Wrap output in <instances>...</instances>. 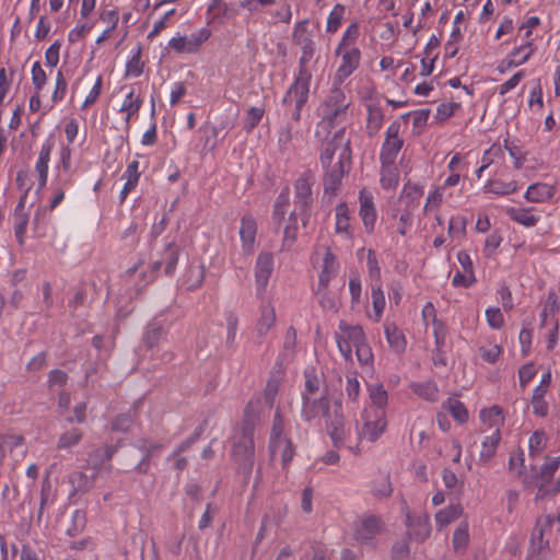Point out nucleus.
Wrapping results in <instances>:
<instances>
[{"label":"nucleus","instance_id":"obj_46","mask_svg":"<svg viewBox=\"0 0 560 560\" xmlns=\"http://www.w3.org/2000/svg\"><path fill=\"white\" fill-rule=\"evenodd\" d=\"M370 405L365 408H381L385 410L388 402V394L382 384H371L368 386Z\"/></svg>","mask_w":560,"mask_h":560},{"label":"nucleus","instance_id":"obj_18","mask_svg":"<svg viewBox=\"0 0 560 560\" xmlns=\"http://www.w3.org/2000/svg\"><path fill=\"white\" fill-rule=\"evenodd\" d=\"M277 315L275 304L271 299H265L260 302L258 316L254 325V334L257 338H265L276 326Z\"/></svg>","mask_w":560,"mask_h":560},{"label":"nucleus","instance_id":"obj_27","mask_svg":"<svg viewBox=\"0 0 560 560\" xmlns=\"http://www.w3.org/2000/svg\"><path fill=\"white\" fill-rule=\"evenodd\" d=\"M15 450L14 459L15 462H20L26 455L25 439L22 435H0V466L3 463L7 452L10 451L13 453Z\"/></svg>","mask_w":560,"mask_h":560},{"label":"nucleus","instance_id":"obj_4","mask_svg":"<svg viewBox=\"0 0 560 560\" xmlns=\"http://www.w3.org/2000/svg\"><path fill=\"white\" fill-rule=\"evenodd\" d=\"M289 432L290 424L284 421L280 411L277 410L269 438V450L272 458L280 457L283 469L289 466L295 453V446L289 436Z\"/></svg>","mask_w":560,"mask_h":560},{"label":"nucleus","instance_id":"obj_9","mask_svg":"<svg viewBox=\"0 0 560 560\" xmlns=\"http://www.w3.org/2000/svg\"><path fill=\"white\" fill-rule=\"evenodd\" d=\"M177 262L178 253L174 247L170 246L165 250L164 258L162 260L153 261L147 269L143 268L142 264L136 265L128 270L127 275L132 280L139 276L142 282L141 285L144 287L156 278L163 265L165 266V275H172L176 269Z\"/></svg>","mask_w":560,"mask_h":560},{"label":"nucleus","instance_id":"obj_57","mask_svg":"<svg viewBox=\"0 0 560 560\" xmlns=\"http://www.w3.org/2000/svg\"><path fill=\"white\" fill-rule=\"evenodd\" d=\"M526 77V71L521 69L516 71L510 79L495 88V92L500 96H504L514 90Z\"/></svg>","mask_w":560,"mask_h":560},{"label":"nucleus","instance_id":"obj_50","mask_svg":"<svg viewBox=\"0 0 560 560\" xmlns=\"http://www.w3.org/2000/svg\"><path fill=\"white\" fill-rule=\"evenodd\" d=\"M371 298L374 311V322H380L386 304L384 292L380 285H372Z\"/></svg>","mask_w":560,"mask_h":560},{"label":"nucleus","instance_id":"obj_60","mask_svg":"<svg viewBox=\"0 0 560 560\" xmlns=\"http://www.w3.org/2000/svg\"><path fill=\"white\" fill-rule=\"evenodd\" d=\"M502 149H505L509 152V155L513 160L514 167L520 170L525 162V153L522 149L513 142H510L509 139H504Z\"/></svg>","mask_w":560,"mask_h":560},{"label":"nucleus","instance_id":"obj_10","mask_svg":"<svg viewBox=\"0 0 560 560\" xmlns=\"http://www.w3.org/2000/svg\"><path fill=\"white\" fill-rule=\"evenodd\" d=\"M311 81L312 73H296L293 83L283 96L282 103L284 105H293L294 107L291 114V118L294 121L301 119L302 108L308 100Z\"/></svg>","mask_w":560,"mask_h":560},{"label":"nucleus","instance_id":"obj_33","mask_svg":"<svg viewBox=\"0 0 560 560\" xmlns=\"http://www.w3.org/2000/svg\"><path fill=\"white\" fill-rule=\"evenodd\" d=\"M482 189L486 194L506 196L516 192L520 189V185L515 179L491 178L486 182Z\"/></svg>","mask_w":560,"mask_h":560},{"label":"nucleus","instance_id":"obj_7","mask_svg":"<svg viewBox=\"0 0 560 560\" xmlns=\"http://www.w3.org/2000/svg\"><path fill=\"white\" fill-rule=\"evenodd\" d=\"M362 425H357L355 440L359 444L366 440L376 442L387 428L386 411L381 408H364L361 415Z\"/></svg>","mask_w":560,"mask_h":560},{"label":"nucleus","instance_id":"obj_52","mask_svg":"<svg viewBox=\"0 0 560 560\" xmlns=\"http://www.w3.org/2000/svg\"><path fill=\"white\" fill-rule=\"evenodd\" d=\"M31 81L33 91L43 92L47 83V74L39 61H35L32 65Z\"/></svg>","mask_w":560,"mask_h":560},{"label":"nucleus","instance_id":"obj_19","mask_svg":"<svg viewBox=\"0 0 560 560\" xmlns=\"http://www.w3.org/2000/svg\"><path fill=\"white\" fill-rule=\"evenodd\" d=\"M350 163H343L342 159L340 161H336L332 166H328L324 170V194L329 195L330 197L336 196L337 191L340 188L342 178L345 174L349 171Z\"/></svg>","mask_w":560,"mask_h":560},{"label":"nucleus","instance_id":"obj_11","mask_svg":"<svg viewBox=\"0 0 560 560\" xmlns=\"http://www.w3.org/2000/svg\"><path fill=\"white\" fill-rule=\"evenodd\" d=\"M335 339L343 359L351 361L352 350L365 340V334L361 326L349 325L341 320L338 325V331L335 334Z\"/></svg>","mask_w":560,"mask_h":560},{"label":"nucleus","instance_id":"obj_5","mask_svg":"<svg viewBox=\"0 0 560 560\" xmlns=\"http://www.w3.org/2000/svg\"><path fill=\"white\" fill-rule=\"evenodd\" d=\"M320 143L319 145V161L323 168L332 166V159L337 150H340L338 160L342 159L343 163L351 162V148L350 139L346 137V129L339 128L336 131H331V135L325 138L315 137Z\"/></svg>","mask_w":560,"mask_h":560},{"label":"nucleus","instance_id":"obj_21","mask_svg":"<svg viewBox=\"0 0 560 560\" xmlns=\"http://www.w3.org/2000/svg\"><path fill=\"white\" fill-rule=\"evenodd\" d=\"M328 410L329 400L325 395L302 397L301 417L303 418V420L310 422L326 415Z\"/></svg>","mask_w":560,"mask_h":560},{"label":"nucleus","instance_id":"obj_45","mask_svg":"<svg viewBox=\"0 0 560 560\" xmlns=\"http://www.w3.org/2000/svg\"><path fill=\"white\" fill-rule=\"evenodd\" d=\"M442 409L447 411L458 423H465L468 420V410L465 405L456 399L448 398L442 404Z\"/></svg>","mask_w":560,"mask_h":560},{"label":"nucleus","instance_id":"obj_22","mask_svg":"<svg viewBox=\"0 0 560 560\" xmlns=\"http://www.w3.org/2000/svg\"><path fill=\"white\" fill-rule=\"evenodd\" d=\"M143 105V97L131 89L124 97L119 113L124 115V122L126 131L131 128V122L137 120L139 112Z\"/></svg>","mask_w":560,"mask_h":560},{"label":"nucleus","instance_id":"obj_2","mask_svg":"<svg viewBox=\"0 0 560 560\" xmlns=\"http://www.w3.org/2000/svg\"><path fill=\"white\" fill-rule=\"evenodd\" d=\"M255 422L245 417L241 424L234 429L231 438V456L238 472L249 477L255 462L254 443Z\"/></svg>","mask_w":560,"mask_h":560},{"label":"nucleus","instance_id":"obj_51","mask_svg":"<svg viewBox=\"0 0 560 560\" xmlns=\"http://www.w3.org/2000/svg\"><path fill=\"white\" fill-rule=\"evenodd\" d=\"M466 224L467 220L464 215L456 214L451 217L447 229L450 237H452L453 240L463 238L466 234Z\"/></svg>","mask_w":560,"mask_h":560},{"label":"nucleus","instance_id":"obj_49","mask_svg":"<svg viewBox=\"0 0 560 560\" xmlns=\"http://www.w3.org/2000/svg\"><path fill=\"white\" fill-rule=\"evenodd\" d=\"M296 348V330L293 327H289L285 331L283 349L279 354L282 360H292L295 354Z\"/></svg>","mask_w":560,"mask_h":560},{"label":"nucleus","instance_id":"obj_3","mask_svg":"<svg viewBox=\"0 0 560 560\" xmlns=\"http://www.w3.org/2000/svg\"><path fill=\"white\" fill-rule=\"evenodd\" d=\"M349 105L345 92L334 85L319 107L320 120L316 124L315 137L330 136L336 125L346 119Z\"/></svg>","mask_w":560,"mask_h":560},{"label":"nucleus","instance_id":"obj_30","mask_svg":"<svg viewBox=\"0 0 560 560\" xmlns=\"http://www.w3.org/2000/svg\"><path fill=\"white\" fill-rule=\"evenodd\" d=\"M144 61L142 60V47L137 45L131 48L125 65L124 77L126 79H137L142 75L144 71Z\"/></svg>","mask_w":560,"mask_h":560},{"label":"nucleus","instance_id":"obj_25","mask_svg":"<svg viewBox=\"0 0 560 560\" xmlns=\"http://www.w3.org/2000/svg\"><path fill=\"white\" fill-rule=\"evenodd\" d=\"M556 192V185L546 182H536L527 187L523 197L529 203H544L552 200Z\"/></svg>","mask_w":560,"mask_h":560},{"label":"nucleus","instance_id":"obj_42","mask_svg":"<svg viewBox=\"0 0 560 560\" xmlns=\"http://www.w3.org/2000/svg\"><path fill=\"white\" fill-rule=\"evenodd\" d=\"M366 132L370 137L375 136L384 122V114L381 107L370 104L366 106Z\"/></svg>","mask_w":560,"mask_h":560},{"label":"nucleus","instance_id":"obj_1","mask_svg":"<svg viewBox=\"0 0 560 560\" xmlns=\"http://www.w3.org/2000/svg\"><path fill=\"white\" fill-rule=\"evenodd\" d=\"M360 34V23L353 20L338 40L334 50L335 57L339 60L332 78L334 85L342 84L360 68L362 51L357 45Z\"/></svg>","mask_w":560,"mask_h":560},{"label":"nucleus","instance_id":"obj_35","mask_svg":"<svg viewBox=\"0 0 560 560\" xmlns=\"http://www.w3.org/2000/svg\"><path fill=\"white\" fill-rule=\"evenodd\" d=\"M463 512L464 510L460 504H450L439 510L434 515L436 529L443 530L450 524L457 521L463 515Z\"/></svg>","mask_w":560,"mask_h":560},{"label":"nucleus","instance_id":"obj_24","mask_svg":"<svg viewBox=\"0 0 560 560\" xmlns=\"http://www.w3.org/2000/svg\"><path fill=\"white\" fill-rule=\"evenodd\" d=\"M360 211L359 215L368 232H372L377 219V211L374 205V197L371 191L361 189L359 192Z\"/></svg>","mask_w":560,"mask_h":560},{"label":"nucleus","instance_id":"obj_34","mask_svg":"<svg viewBox=\"0 0 560 560\" xmlns=\"http://www.w3.org/2000/svg\"><path fill=\"white\" fill-rule=\"evenodd\" d=\"M384 334H385V337H386L389 348L395 353L400 354V353L405 352V350L407 348V339H406L404 332L401 331V329H399L396 324L385 323L384 324Z\"/></svg>","mask_w":560,"mask_h":560},{"label":"nucleus","instance_id":"obj_23","mask_svg":"<svg viewBox=\"0 0 560 560\" xmlns=\"http://www.w3.org/2000/svg\"><path fill=\"white\" fill-rule=\"evenodd\" d=\"M275 259L271 253L262 252L258 255L255 265V282L258 291H265L273 271Z\"/></svg>","mask_w":560,"mask_h":560},{"label":"nucleus","instance_id":"obj_59","mask_svg":"<svg viewBox=\"0 0 560 560\" xmlns=\"http://www.w3.org/2000/svg\"><path fill=\"white\" fill-rule=\"evenodd\" d=\"M548 542L544 540V530L541 527H536L532 534V542L529 548L530 555L545 556V549Z\"/></svg>","mask_w":560,"mask_h":560},{"label":"nucleus","instance_id":"obj_14","mask_svg":"<svg viewBox=\"0 0 560 560\" xmlns=\"http://www.w3.org/2000/svg\"><path fill=\"white\" fill-rule=\"evenodd\" d=\"M210 38V30L201 28L190 35L174 36L168 40V48L180 55L196 54Z\"/></svg>","mask_w":560,"mask_h":560},{"label":"nucleus","instance_id":"obj_53","mask_svg":"<svg viewBox=\"0 0 560 560\" xmlns=\"http://www.w3.org/2000/svg\"><path fill=\"white\" fill-rule=\"evenodd\" d=\"M103 84H104L103 75L98 74L95 79L93 86L90 89L89 93L86 94V96L81 105L82 110H86L88 108H90L92 105H94L98 101V98L103 92Z\"/></svg>","mask_w":560,"mask_h":560},{"label":"nucleus","instance_id":"obj_64","mask_svg":"<svg viewBox=\"0 0 560 560\" xmlns=\"http://www.w3.org/2000/svg\"><path fill=\"white\" fill-rule=\"evenodd\" d=\"M560 467V455H547L545 463L540 468V475L545 479H549Z\"/></svg>","mask_w":560,"mask_h":560},{"label":"nucleus","instance_id":"obj_56","mask_svg":"<svg viewBox=\"0 0 560 560\" xmlns=\"http://www.w3.org/2000/svg\"><path fill=\"white\" fill-rule=\"evenodd\" d=\"M468 523L462 522L453 534V547L455 550H463L467 547L469 541Z\"/></svg>","mask_w":560,"mask_h":560},{"label":"nucleus","instance_id":"obj_58","mask_svg":"<svg viewBox=\"0 0 560 560\" xmlns=\"http://www.w3.org/2000/svg\"><path fill=\"white\" fill-rule=\"evenodd\" d=\"M71 155L72 150L69 145H62L59 151V162L56 166L57 173L62 175H71Z\"/></svg>","mask_w":560,"mask_h":560},{"label":"nucleus","instance_id":"obj_63","mask_svg":"<svg viewBox=\"0 0 560 560\" xmlns=\"http://www.w3.org/2000/svg\"><path fill=\"white\" fill-rule=\"evenodd\" d=\"M61 42L55 40L45 51V65L52 69L56 68L60 60Z\"/></svg>","mask_w":560,"mask_h":560},{"label":"nucleus","instance_id":"obj_36","mask_svg":"<svg viewBox=\"0 0 560 560\" xmlns=\"http://www.w3.org/2000/svg\"><path fill=\"white\" fill-rule=\"evenodd\" d=\"M479 419L487 429L500 431V428L504 424L503 409L498 405L483 408L479 412Z\"/></svg>","mask_w":560,"mask_h":560},{"label":"nucleus","instance_id":"obj_8","mask_svg":"<svg viewBox=\"0 0 560 560\" xmlns=\"http://www.w3.org/2000/svg\"><path fill=\"white\" fill-rule=\"evenodd\" d=\"M73 177L71 175L55 174L50 186L48 203L44 208L37 209L34 217V231L37 236H42L44 232L39 229V221L42 217H45L47 211H54L58 208L66 199V192L73 186Z\"/></svg>","mask_w":560,"mask_h":560},{"label":"nucleus","instance_id":"obj_55","mask_svg":"<svg viewBox=\"0 0 560 560\" xmlns=\"http://www.w3.org/2000/svg\"><path fill=\"white\" fill-rule=\"evenodd\" d=\"M434 12L435 10L431 0H424L420 9L418 23L412 30L413 35H416L420 30L428 27V21L433 18Z\"/></svg>","mask_w":560,"mask_h":560},{"label":"nucleus","instance_id":"obj_48","mask_svg":"<svg viewBox=\"0 0 560 560\" xmlns=\"http://www.w3.org/2000/svg\"><path fill=\"white\" fill-rule=\"evenodd\" d=\"M83 438V432L79 428H71L65 431L58 439L57 448L68 450L78 445Z\"/></svg>","mask_w":560,"mask_h":560},{"label":"nucleus","instance_id":"obj_6","mask_svg":"<svg viewBox=\"0 0 560 560\" xmlns=\"http://www.w3.org/2000/svg\"><path fill=\"white\" fill-rule=\"evenodd\" d=\"M311 261L313 267L318 270L317 293L325 291L330 281L338 275L340 264L337 256L329 246H316Z\"/></svg>","mask_w":560,"mask_h":560},{"label":"nucleus","instance_id":"obj_38","mask_svg":"<svg viewBox=\"0 0 560 560\" xmlns=\"http://www.w3.org/2000/svg\"><path fill=\"white\" fill-rule=\"evenodd\" d=\"M501 441V432L493 430L490 435L483 438L481 442V450L479 453V460L481 463H489L497 453V448Z\"/></svg>","mask_w":560,"mask_h":560},{"label":"nucleus","instance_id":"obj_43","mask_svg":"<svg viewBox=\"0 0 560 560\" xmlns=\"http://www.w3.org/2000/svg\"><path fill=\"white\" fill-rule=\"evenodd\" d=\"M68 92V81L61 70H58L55 75L54 89L50 95V105L48 109L54 108L56 105L60 104Z\"/></svg>","mask_w":560,"mask_h":560},{"label":"nucleus","instance_id":"obj_32","mask_svg":"<svg viewBox=\"0 0 560 560\" xmlns=\"http://www.w3.org/2000/svg\"><path fill=\"white\" fill-rule=\"evenodd\" d=\"M16 73L18 68L15 66H0V105H7L10 102Z\"/></svg>","mask_w":560,"mask_h":560},{"label":"nucleus","instance_id":"obj_26","mask_svg":"<svg viewBox=\"0 0 560 560\" xmlns=\"http://www.w3.org/2000/svg\"><path fill=\"white\" fill-rule=\"evenodd\" d=\"M54 149V141L46 140L40 145V150L38 152V158L35 163V172L38 180V189H43L46 187L48 182V172H49V162L50 155Z\"/></svg>","mask_w":560,"mask_h":560},{"label":"nucleus","instance_id":"obj_37","mask_svg":"<svg viewBox=\"0 0 560 560\" xmlns=\"http://www.w3.org/2000/svg\"><path fill=\"white\" fill-rule=\"evenodd\" d=\"M257 233V224L252 215H244L241 220L240 236L243 247L246 250H252Z\"/></svg>","mask_w":560,"mask_h":560},{"label":"nucleus","instance_id":"obj_47","mask_svg":"<svg viewBox=\"0 0 560 560\" xmlns=\"http://www.w3.org/2000/svg\"><path fill=\"white\" fill-rule=\"evenodd\" d=\"M163 328L159 324H149L143 335V345L145 348L153 350L159 347L163 340Z\"/></svg>","mask_w":560,"mask_h":560},{"label":"nucleus","instance_id":"obj_41","mask_svg":"<svg viewBox=\"0 0 560 560\" xmlns=\"http://www.w3.org/2000/svg\"><path fill=\"white\" fill-rule=\"evenodd\" d=\"M347 8L342 3H336L326 19L325 32L327 34H336L345 20Z\"/></svg>","mask_w":560,"mask_h":560},{"label":"nucleus","instance_id":"obj_15","mask_svg":"<svg viewBox=\"0 0 560 560\" xmlns=\"http://www.w3.org/2000/svg\"><path fill=\"white\" fill-rule=\"evenodd\" d=\"M408 537L417 542H423L431 535V521L428 513L411 514L408 506L402 509Z\"/></svg>","mask_w":560,"mask_h":560},{"label":"nucleus","instance_id":"obj_31","mask_svg":"<svg viewBox=\"0 0 560 560\" xmlns=\"http://www.w3.org/2000/svg\"><path fill=\"white\" fill-rule=\"evenodd\" d=\"M380 184L384 190L394 191L400 179V174L396 162H380Z\"/></svg>","mask_w":560,"mask_h":560},{"label":"nucleus","instance_id":"obj_17","mask_svg":"<svg viewBox=\"0 0 560 560\" xmlns=\"http://www.w3.org/2000/svg\"><path fill=\"white\" fill-rule=\"evenodd\" d=\"M314 185L315 175L311 171H305L301 173L293 184L294 202L303 211L310 209L314 201Z\"/></svg>","mask_w":560,"mask_h":560},{"label":"nucleus","instance_id":"obj_39","mask_svg":"<svg viewBox=\"0 0 560 560\" xmlns=\"http://www.w3.org/2000/svg\"><path fill=\"white\" fill-rule=\"evenodd\" d=\"M560 308V302L556 294V292L550 291L547 295L546 302L544 304V307L540 312V326H547L549 323L553 325V320H557L555 318L556 313Z\"/></svg>","mask_w":560,"mask_h":560},{"label":"nucleus","instance_id":"obj_54","mask_svg":"<svg viewBox=\"0 0 560 560\" xmlns=\"http://www.w3.org/2000/svg\"><path fill=\"white\" fill-rule=\"evenodd\" d=\"M547 436L544 431H534L528 440V452L529 456H538L546 448Z\"/></svg>","mask_w":560,"mask_h":560},{"label":"nucleus","instance_id":"obj_62","mask_svg":"<svg viewBox=\"0 0 560 560\" xmlns=\"http://www.w3.org/2000/svg\"><path fill=\"white\" fill-rule=\"evenodd\" d=\"M135 422V413L126 412L116 416L112 421V430L117 432L128 431Z\"/></svg>","mask_w":560,"mask_h":560},{"label":"nucleus","instance_id":"obj_16","mask_svg":"<svg viewBox=\"0 0 560 560\" xmlns=\"http://www.w3.org/2000/svg\"><path fill=\"white\" fill-rule=\"evenodd\" d=\"M384 529L383 521L374 515H364L353 522V538L362 544L371 542Z\"/></svg>","mask_w":560,"mask_h":560},{"label":"nucleus","instance_id":"obj_12","mask_svg":"<svg viewBox=\"0 0 560 560\" xmlns=\"http://www.w3.org/2000/svg\"><path fill=\"white\" fill-rule=\"evenodd\" d=\"M404 143L401 119H394L386 128L384 141L380 149V162H396Z\"/></svg>","mask_w":560,"mask_h":560},{"label":"nucleus","instance_id":"obj_28","mask_svg":"<svg viewBox=\"0 0 560 560\" xmlns=\"http://www.w3.org/2000/svg\"><path fill=\"white\" fill-rule=\"evenodd\" d=\"M30 214L25 209V197L21 198L13 212V231L20 246L25 244Z\"/></svg>","mask_w":560,"mask_h":560},{"label":"nucleus","instance_id":"obj_29","mask_svg":"<svg viewBox=\"0 0 560 560\" xmlns=\"http://www.w3.org/2000/svg\"><path fill=\"white\" fill-rule=\"evenodd\" d=\"M335 233L346 240H352L353 231L350 224V211L345 202L335 209Z\"/></svg>","mask_w":560,"mask_h":560},{"label":"nucleus","instance_id":"obj_44","mask_svg":"<svg viewBox=\"0 0 560 560\" xmlns=\"http://www.w3.org/2000/svg\"><path fill=\"white\" fill-rule=\"evenodd\" d=\"M410 389L418 397L428 401H436L439 397L438 385L432 381L413 382L410 384Z\"/></svg>","mask_w":560,"mask_h":560},{"label":"nucleus","instance_id":"obj_40","mask_svg":"<svg viewBox=\"0 0 560 560\" xmlns=\"http://www.w3.org/2000/svg\"><path fill=\"white\" fill-rule=\"evenodd\" d=\"M305 385L302 397H313L324 395L322 392L323 380L317 375L314 368H306L304 371Z\"/></svg>","mask_w":560,"mask_h":560},{"label":"nucleus","instance_id":"obj_61","mask_svg":"<svg viewBox=\"0 0 560 560\" xmlns=\"http://www.w3.org/2000/svg\"><path fill=\"white\" fill-rule=\"evenodd\" d=\"M372 492L377 498H387L393 492V487L387 476H381L373 481Z\"/></svg>","mask_w":560,"mask_h":560},{"label":"nucleus","instance_id":"obj_20","mask_svg":"<svg viewBox=\"0 0 560 560\" xmlns=\"http://www.w3.org/2000/svg\"><path fill=\"white\" fill-rule=\"evenodd\" d=\"M505 213L511 221L527 229L536 226L541 220L540 211L533 206L508 207Z\"/></svg>","mask_w":560,"mask_h":560},{"label":"nucleus","instance_id":"obj_13","mask_svg":"<svg viewBox=\"0 0 560 560\" xmlns=\"http://www.w3.org/2000/svg\"><path fill=\"white\" fill-rule=\"evenodd\" d=\"M327 432L337 447H347L354 454L361 453L355 435L351 434V427L348 425L342 416H336L327 425Z\"/></svg>","mask_w":560,"mask_h":560}]
</instances>
